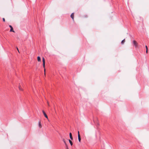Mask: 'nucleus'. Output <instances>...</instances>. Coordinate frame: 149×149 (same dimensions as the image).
Here are the masks:
<instances>
[{
    "instance_id": "obj_20",
    "label": "nucleus",
    "mask_w": 149,
    "mask_h": 149,
    "mask_svg": "<svg viewBox=\"0 0 149 149\" xmlns=\"http://www.w3.org/2000/svg\"><path fill=\"white\" fill-rule=\"evenodd\" d=\"M47 103H48V105L49 106V103H48V102H47Z\"/></svg>"
},
{
    "instance_id": "obj_5",
    "label": "nucleus",
    "mask_w": 149,
    "mask_h": 149,
    "mask_svg": "<svg viewBox=\"0 0 149 149\" xmlns=\"http://www.w3.org/2000/svg\"><path fill=\"white\" fill-rule=\"evenodd\" d=\"M78 139L79 141V142H80L81 140V137H80V135H79L78 136Z\"/></svg>"
},
{
    "instance_id": "obj_12",
    "label": "nucleus",
    "mask_w": 149,
    "mask_h": 149,
    "mask_svg": "<svg viewBox=\"0 0 149 149\" xmlns=\"http://www.w3.org/2000/svg\"><path fill=\"white\" fill-rule=\"evenodd\" d=\"M125 39H124L122 41V42H121V44H123L124 42H125Z\"/></svg>"
},
{
    "instance_id": "obj_8",
    "label": "nucleus",
    "mask_w": 149,
    "mask_h": 149,
    "mask_svg": "<svg viewBox=\"0 0 149 149\" xmlns=\"http://www.w3.org/2000/svg\"><path fill=\"white\" fill-rule=\"evenodd\" d=\"M69 135H70V139L71 140H72L73 139V138L72 137V134H71V133H70Z\"/></svg>"
},
{
    "instance_id": "obj_18",
    "label": "nucleus",
    "mask_w": 149,
    "mask_h": 149,
    "mask_svg": "<svg viewBox=\"0 0 149 149\" xmlns=\"http://www.w3.org/2000/svg\"><path fill=\"white\" fill-rule=\"evenodd\" d=\"M78 136L79 135H80L79 134V131H78Z\"/></svg>"
},
{
    "instance_id": "obj_3",
    "label": "nucleus",
    "mask_w": 149,
    "mask_h": 149,
    "mask_svg": "<svg viewBox=\"0 0 149 149\" xmlns=\"http://www.w3.org/2000/svg\"><path fill=\"white\" fill-rule=\"evenodd\" d=\"M42 112H43V113L44 114V115L45 116V118H47V119H48L47 116V114H46V113H45V112L43 110L42 111Z\"/></svg>"
},
{
    "instance_id": "obj_13",
    "label": "nucleus",
    "mask_w": 149,
    "mask_h": 149,
    "mask_svg": "<svg viewBox=\"0 0 149 149\" xmlns=\"http://www.w3.org/2000/svg\"><path fill=\"white\" fill-rule=\"evenodd\" d=\"M19 89L20 90H22H22L21 88V87L20 86L19 87Z\"/></svg>"
},
{
    "instance_id": "obj_15",
    "label": "nucleus",
    "mask_w": 149,
    "mask_h": 149,
    "mask_svg": "<svg viewBox=\"0 0 149 149\" xmlns=\"http://www.w3.org/2000/svg\"><path fill=\"white\" fill-rule=\"evenodd\" d=\"M3 22H5V19L4 18H3Z\"/></svg>"
},
{
    "instance_id": "obj_11",
    "label": "nucleus",
    "mask_w": 149,
    "mask_h": 149,
    "mask_svg": "<svg viewBox=\"0 0 149 149\" xmlns=\"http://www.w3.org/2000/svg\"><path fill=\"white\" fill-rule=\"evenodd\" d=\"M146 53H148V47H147V46H146Z\"/></svg>"
},
{
    "instance_id": "obj_17",
    "label": "nucleus",
    "mask_w": 149,
    "mask_h": 149,
    "mask_svg": "<svg viewBox=\"0 0 149 149\" xmlns=\"http://www.w3.org/2000/svg\"><path fill=\"white\" fill-rule=\"evenodd\" d=\"M17 50H18V51L19 52V50H18V49L17 47Z\"/></svg>"
},
{
    "instance_id": "obj_6",
    "label": "nucleus",
    "mask_w": 149,
    "mask_h": 149,
    "mask_svg": "<svg viewBox=\"0 0 149 149\" xmlns=\"http://www.w3.org/2000/svg\"><path fill=\"white\" fill-rule=\"evenodd\" d=\"M71 17L73 19H74V13H72L70 15Z\"/></svg>"
},
{
    "instance_id": "obj_16",
    "label": "nucleus",
    "mask_w": 149,
    "mask_h": 149,
    "mask_svg": "<svg viewBox=\"0 0 149 149\" xmlns=\"http://www.w3.org/2000/svg\"><path fill=\"white\" fill-rule=\"evenodd\" d=\"M44 74H45V69H44Z\"/></svg>"
},
{
    "instance_id": "obj_14",
    "label": "nucleus",
    "mask_w": 149,
    "mask_h": 149,
    "mask_svg": "<svg viewBox=\"0 0 149 149\" xmlns=\"http://www.w3.org/2000/svg\"><path fill=\"white\" fill-rule=\"evenodd\" d=\"M63 141L64 142V143H65V145H66V142H65V140H64V139H63Z\"/></svg>"
},
{
    "instance_id": "obj_4",
    "label": "nucleus",
    "mask_w": 149,
    "mask_h": 149,
    "mask_svg": "<svg viewBox=\"0 0 149 149\" xmlns=\"http://www.w3.org/2000/svg\"><path fill=\"white\" fill-rule=\"evenodd\" d=\"M9 27L10 28V32H14L15 31L13 30V27H12V26L11 25H10Z\"/></svg>"
},
{
    "instance_id": "obj_1",
    "label": "nucleus",
    "mask_w": 149,
    "mask_h": 149,
    "mask_svg": "<svg viewBox=\"0 0 149 149\" xmlns=\"http://www.w3.org/2000/svg\"><path fill=\"white\" fill-rule=\"evenodd\" d=\"M42 61H43V66L44 68H45V59L44 57L42 58Z\"/></svg>"
},
{
    "instance_id": "obj_9",
    "label": "nucleus",
    "mask_w": 149,
    "mask_h": 149,
    "mask_svg": "<svg viewBox=\"0 0 149 149\" xmlns=\"http://www.w3.org/2000/svg\"><path fill=\"white\" fill-rule=\"evenodd\" d=\"M37 59L38 61H40L41 59L40 56H38L37 57Z\"/></svg>"
},
{
    "instance_id": "obj_7",
    "label": "nucleus",
    "mask_w": 149,
    "mask_h": 149,
    "mask_svg": "<svg viewBox=\"0 0 149 149\" xmlns=\"http://www.w3.org/2000/svg\"><path fill=\"white\" fill-rule=\"evenodd\" d=\"M38 125H39V127L40 128H41L42 127V125H41L40 121H39L38 122Z\"/></svg>"
},
{
    "instance_id": "obj_19",
    "label": "nucleus",
    "mask_w": 149,
    "mask_h": 149,
    "mask_svg": "<svg viewBox=\"0 0 149 149\" xmlns=\"http://www.w3.org/2000/svg\"><path fill=\"white\" fill-rule=\"evenodd\" d=\"M66 149H69L68 148V147H67L66 148Z\"/></svg>"
},
{
    "instance_id": "obj_2",
    "label": "nucleus",
    "mask_w": 149,
    "mask_h": 149,
    "mask_svg": "<svg viewBox=\"0 0 149 149\" xmlns=\"http://www.w3.org/2000/svg\"><path fill=\"white\" fill-rule=\"evenodd\" d=\"M133 45L135 46L136 47L137 45V44L135 40H133Z\"/></svg>"
},
{
    "instance_id": "obj_10",
    "label": "nucleus",
    "mask_w": 149,
    "mask_h": 149,
    "mask_svg": "<svg viewBox=\"0 0 149 149\" xmlns=\"http://www.w3.org/2000/svg\"><path fill=\"white\" fill-rule=\"evenodd\" d=\"M69 142L70 143L71 145L72 146L73 143H72V141L70 140H69Z\"/></svg>"
}]
</instances>
